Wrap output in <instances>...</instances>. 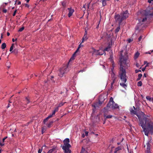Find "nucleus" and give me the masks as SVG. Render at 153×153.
Returning <instances> with one entry per match:
<instances>
[{
	"label": "nucleus",
	"mask_w": 153,
	"mask_h": 153,
	"mask_svg": "<svg viewBox=\"0 0 153 153\" xmlns=\"http://www.w3.org/2000/svg\"><path fill=\"white\" fill-rule=\"evenodd\" d=\"M121 61L120 65V71L119 73V75L121 79V82L120 84L121 86L124 88H126L127 87V85L125 83L127 81V78L126 76V73L125 69H124L121 65L122 62L126 63V59L123 58L122 57L120 59Z\"/></svg>",
	"instance_id": "obj_1"
},
{
	"label": "nucleus",
	"mask_w": 153,
	"mask_h": 153,
	"mask_svg": "<svg viewBox=\"0 0 153 153\" xmlns=\"http://www.w3.org/2000/svg\"><path fill=\"white\" fill-rule=\"evenodd\" d=\"M129 16L128 11L126 10L121 13L120 15L117 14L115 16L114 18L116 21L118 22L119 25L122 24V22L127 18Z\"/></svg>",
	"instance_id": "obj_2"
},
{
	"label": "nucleus",
	"mask_w": 153,
	"mask_h": 153,
	"mask_svg": "<svg viewBox=\"0 0 153 153\" xmlns=\"http://www.w3.org/2000/svg\"><path fill=\"white\" fill-rule=\"evenodd\" d=\"M140 122L139 125L140 126L141 122H142L146 126V129L150 131L151 132L153 131V122L150 119L144 117L143 119H139Z\"/></svg>",
	"instance_id": "obj_3"
},
{
	"label": "nucleus",
	"mask_w": 153,
	"mask_h": 153,
	"mask_svg": "<svg viewBox=\"0 0 153 153\" xmlns=\"http://www.w3.org/2000/svg\"><path fill=\"white\" fill-rule=\"evenodd\" d=\"M114 102L113 101L112 97H111L110 99V100L108 103L107 105V106L106 107H105L104 108V110L108 111V108H111L113 109H116V107H117L116 105V106H114Z\"/></svg>",
	"instance_id": "obj_4"
},
{
	"label": "nucleus",
	"mask_w": 153,
	"mask_h": 153,
	"mask_svg": "<svg viewBox=\"0 0 153 153\" xmlns=\"http://www.w3.org/2000/svg\"><path fill=\"white\" fill-rule=\"evenodd\" d=\"M69 70V69L68 66L64 67L59 69L58 76L60 77H62L63 76L64 74L68 72Z\"/></svg>",
	"instance_id": "obj_5"
},
{
	"label": "nucleus",
	"mask_w": 153,
	"mask_h": 153,
	"mask_svg": "<svg viewBox=\"0 0 153 153\" xmlns=\"http://www.w3.org/2000/svg\"><path fill=\"white\" fill-rule=\"evenodd\" d=\"M140 126H141L143 128V131L144 132L145 134L146 135L148 136L149 133L150 131L146 129V126H145V124L142 122L140 123Z\"/></svg>",
	"instance_id": "obj_6"
},
{
	"label": "nucleus",
	"mask_w": 153,
	"mask_h": 153,
	"mask_svg": "<svg viewBox=\"0 0 153 153\" xmlns=\"http://www.w3.org/2000/svg\"><path fill=\"white\" fill-rule=\"evenodd\" d=\"M64 145L63 147H71V145L69 143V139L68 138H66L64 141Z\"/></svg>",
	"instance_id": "obj_7"
},
{
	"label": "nucleus",
	"mask_w": 153,
	"mask_h": 153,
	"mask_svg": "<svg viewBox=\"0 0 153 153\" xmlns=\"http://www.w3.org/2000/svg\"><path fill=\"white\" fill-rule=\"evenodd\" d=\"M113 36V33L111 30L109 31L107 33V37L108 38V40H111V38Z\"/></svg>",
	"instance_id": "obj_8"
},
{
	"label": "nucleus",
	"mask_w": 153,
	"mask_h": 153,
	"mask_svg": "<svg viewBox=\"0 0 153 153\" xmlns=\"http://www.w3.org/2000/svg\"><path fill=\"white\" fill-rule=\"evenodd\" d=\"M108 111H106L104 110V114L103 116L105 118V119H108V118H111L112 117V116L111 115H109L108 116L106 115Z\"/></svg>",
	"instance_id": "obj_9"
},
{
	"label": "nucleus",
	"mask_w": 153,
	"mask_h": 153,
	"mask_svg": "<svg viewBox=\"0 0 153 153\" xmlns=\"http://www.w3.org/2000/svg\"><path fill=\"white\" fill-rule=\"evenodd\" d=\"M71 147H62V149L64 150L65 153H71V150L69 149V148Z\"/></svg>",
	"instance_id": "obj_10"
},
{
	"label": "nucleus",
	"mask_w": 153,
	"mask_h": 153,
	"mask_svg": "<svg viewBox=\"0 0 153 153\" xmlns=\"http://www.w3.org/2000/svg\"><path fill=\"white\" fill-rule=\"evenodd\" d=\"M68 10L69 12L68 16L69 17H70L74 12V9H71V8H68Z\"/></svg>",
	"instance_id": "obj_11"
},
{
	"label": "nucleus",
	"mask_w": 153,
	"mask_h": 153,
	"mask_svg": "<svg viewBox=\"0 0 153 153\" xmlns=\"http://www.w3.org/2000/svg\"><path fill=\"white\" fill-rule=\"evenodd\" d=\"M130 112L131 114H134L136 115L138 117L139 119H141L140 118L141 117L140 115L137 114V112L136 111L133 110V109H131L130 110Z\"/></svg>",
	"instance_id": "obj_12"
},
{
	"label": "nucleus",
	"mask_w": 153,
	"mask_h": 153,
	"mask_svg": "<svg viewBox=\"0 0 153 153\" xmlns=\"http://www.w3.org/2000/svg\"><path fill=\"white\" fill-rule=\"evenodd\" d=\"M57 150L56 147L50 149L48 153H56Z\"/></svg>",
	"instance_id": "obj_13"
},
{
	"label": "nucleus",
	"mask_w": 153,
	"mask_h": 153,
	"mask_svg": "<svg viewBox=\"0 0 153 153\" xmlns=\"http://www.w3.org/2000/svg\"><path fill=\"white\" fill-rule=\"evenodd\" d=\"M117 78L116 77H113L111 79L112 82L111 83V87L112 88L113 87V84L116 83L117 82L116 80V79Z\"/></svg>",
	"instance_id": "obj_14"
},
{
	"label": "nucleus",
	"mask_w": 153,
	"mask_h": 153,
	"mask_svg": "<svg viewBox=\"0 0 153 153\" xmlns=\"http://www.w3.org/2000/svg\"><path fill=\"white\" fill-rule=\"evenodd\" d=\"M88 39L87 35H84L82 39V40L81 43H83L85 41H86Z\"/></svg>",
	"instance_id": "obj_15"
},
{
	"label": "nucleus",
	"mask_w": 153,
	"mask_h": 153,
	"mask_svg": "<svg viewBox=\"0 0 153 153\" xmlns=\"http://www.w3.org/2000/svg\"><path fill=\"white\" fill-rule=\"evenodd\" d=\"M81 46H82V47H83V45H81V44H80L79 45V46H78V48H77V50H76V51L74 52V53L73 54V56H74L75 55L76 53L78 51V50H79V48H80Z\"/></svg>",
	"instance_id": "obj_16"
},
{
	"label": "nucleus",
	"mask_w": 153,
	"mask_h": 153,
	"mask_svg": "<svg viewBox=\"0 0 153 153\" xmlns=\"http://www.w3.org/2000/svg\"><path fill=\"white\" fill-rule=\"evenodd\" d=\"M146 146H147V148H146L147 151H149L150 149V146L151 145L149 143H146Z\"/></svg>",
	"instance_id": "obj_17"
},
{
	"label": "nucleus",
	"mask_w": 153,
	"mask_h": 153,
	"mask_svg": "<svg viewBox=\"0 0 153 153\" xmlns=\"http://www.w3.org/2000/svg\"><path fill=\"white\" fill-rule=\"evenodd\" d=\"M140 55V53L137 52V53H136L134 55V59H137L138 57H139V56Z\"/></svg>",
	"instance_id": "obj_18"
},
{
	"label": "nucleus",
	"mask_w": 153,
	"mask_h": 153,
	"mask_svg": "<svg viewBox=\"0 0 153 153\" xmlns=\"http://www.w3.org/2000/svg\"><path fill=\"white\" fill-rule=\"evenodd\" d=\"M18 49L17 48H15L12 51V53H13L15 54H16L18 53Z\"/></svg>",
	"instance_id": "obj_19"
},
{
	"label": "nucleus",
	"mask_w": 153,
	"mask_h": 153,
	"mask_svg": "<svg viewBox=\"0 0 153 153\" xmlns=\"http://www.w3.org/2000/svg\"><path fill=\"white\" fill-rule=\"evenodd\" d=\"M120 25H119V26L115 30V33H117L119 31L120 29Z\"/></svg>",
	"instance_id": "obj_20"
},
{
	"label": "nucleus",
	"mask_w": 153,
	"mask_h": 153,
	"mask_svg": "<svg viewBox=\"0 0 153 153\" xmlns=\"http://www.w3.org/2000/svg\"><path fill=\"white\" fill-rule=\"evenodd\" d=\"M6 45L5 43H4L2 44L1 45V48L2 49H3L5 48L6 47Z\"/></svg>",
	"instance_id": "obj_21"
},
{
	"label": "nucleus",
	"mask_w": 153,
	"mask_h": 153,
	"mask_svg": "<svg viewBox=\"0 0 153 153\" xmlns=\"http://www.w3.org/2000/svg\"><path fill=\"white\" fill-rule=\"evenodd\" d=\"M104 53V51L102 50L101 51V52L98 51V52L97 53V55H102Z\"/></svg>",
	"instance_id": "obj_22"
},
{
	"label": "nucleus",
	"mask_w": 153,
	"mask_h": 153,
	"mask_svg": "<svg viewBox=\"0 0 153 153\" xmlns=\"http://www.w3.org/2000/svg\"><path fill=\"white\" fill-rule=\"evenodd\" d=\"M80 153H88L85 150V149L82 147V149Z\"/></svg>",
	"instance_id": "obj_23"
},
{
	"label": "nucleus",
	"mask_w": 153,
	"mask_h": 153,
	"mask_svg": "<svg viewBox=\"0 0 153 153\" xmlns=\"http://www.w3.org/2000/svg\"><path fill=\"white\" fill-rule=\"evenodd\" d=\"M142 76V75L141 74H139L138 75V78L137 79V81H138L140 80Z\"/></svg>",
	"instance_id": "obj_24"
},
{
	"label": "nucleus",
	"mask_w": 153,
	"mask_h": 153,
	"mask_svg": "<svg viewBox=\"0 0 153 153\" xmlns=\"http://www.w3.org/2000/svg\"><path fill=\"white\" fill-rule=\"evenodd\" d=\"M14 43H13L12 44V45L10 47V51L11 52L12 51V50H13V47H14Z\"/></svg>",
	"instance_id": "obj_25"
},
{
	"label": "nucleus",
	"mask_w": 153,
	"mask_h": 153,
	"mask_svg": "<svg viewBox=\"0 0 153 153\" xmlns=\"http://www.w3.org/2000/svg\"><path fill=\"white\" fill-rule=\"evenodd\" d=\"M58 110V108H56L54 110L53 112V114H55V113L56 111H57Z\"/></svg>",
	"instance_id": "obj_26"
},
{
	"label": "nucleus",
	"mask_w": 153,
	"mask_h": 153,
	"mask_svg": "<svg viewBox=\"0 0 153 153\" xmlns=\"http://www.w3.org/2000/svg\"><path fill=\"white\" fill-rule=\"evenodd\" d=\"M142 82L141 81H140L137 82V85L138 86H141L142 85Z\"/></svg>",
	"instance_id": "obj_27"
},
{
	"label": "nucleus",
	"mask_w": 153,
	"mask_h": 153,
	"mask_svg": "<svg viewBox=\"0 0 153 153\" xmlns=\"http://www.w3.org/2000/svg\"><path fill=\"white\" fill-rule=\"evenodd\" d=\"M23 6H25V7L28 8L29 7V5L27 4H22L21 5V6L22 7Z\"/></svg>",
	"instance_id": "obj_28"
},
{
	"label": "nucleus",
	"mask_w": 153,
	"mask_h": 153,
	"mask_svg": "<svg viewBox=\"0 0 153 153\" xmlns=\"http://www.w3.org/2000/svg\"><path fill=\"white\" fill-rule=\"evenodd\" d=\"M65 103H66V102H65L63 103L62 102L60 103L58 105V107H60L63 106Z\"/></svg>",
	"instance_id": "obj_29"
},
{
	"label": "nucleus",
	"mask_w": 153,
	"mask_h": 153,
	"mask_svg": "<svg viewBox=\"0 0 153 153\" xmlns=\"http://www.w3.org/2000/svg\"><path fill=\"white\" fill-rule=\"evenodd\" d=\"M53 122L51 121L47 125L48 127V128H50L51 127V125L53 124Z\"/></svg>",
	"instance_id": "obj_30"
},
{
	"label": "nucleus",
	"mask_w": 153,
	"mask_h": 153,
	"mask_svg": "<svg viewBox=\"0 0 153 153\" xmlns=\"http://www.w3.org/2000/svg\"><path fill=\"white\" fill-rule=\"evenodd\" d=\"M25 100L26 101V105H27L29 103L30 101L29 100V99L27 97H26Z\"/></svg>",
	"instance_id": "obj_31"
},
{
	"label": "nucleus",
	"mask_w": 153,
	"mask_h": 153,
	"mask_svg": "<svg viewBox=\"0 0 153 153\" xmlns=\"http://www.w3.org/2000/svg\"><path fill=\"white\" fill-rule=\"evenodd\" d=\"M24 29V27H22L20 28L19 30H18L19 32H22V31Z\"/></svg>",
	"instance_id": "obj_32"
},
{
	"label": "nucleus",
	"mask_w": 153,
	"mask_h": 153,
	"mask_svg": "<svg viewBox=\"0 0 153 153\" xmlns=\"http://www.w3.org/2000/svg\"><path fill=\"white\" fill-rule=\"evenodd\" d=\"M109 49V48H108V47H106L104 50H103V51H104L105 55V51H108Z\"/></svg>",
	"instance_id": "obj_33"
},
{
	"label": "nucleus",
	"mask_w": 153,
	"mask_h": 153,
	"mask_svg": "<svg viewBox=\"0 0 153 153\" xmlns=\"http://www.w3.org/2000/svg\"><path fill=\"white\" fill-rule=\"evenodd\" d=\"M116 150H117V151L119 150H121V148L120 147V146H118L117 148H116L115 149Z\"/></svg>",
	"instance_id": "obj_34"
},
{
	"label": "nucleus",
	"mask_w": 153,
	"mask_h": 153,
	"mask_svg": "<svg viewBox=\"0 0 153 153\" xmlns=\"http://www.w3.org/2000/svg\"><path fill=\"white\" fill-rule=\"evenodd\" d=\"M146 99L147 100H149V101H151L152 100V98L151 97H150L149 96H148L146 97Z\"/></svg>",
	"instance_id": "obj_35"
},
{
	"label": "nucleus",
	"mask_w": 153,
	"mask_h": 153,
	"mask_svg": "<svg viewBox=\"0 0 153 153\" xmlns=\"http://www.w3.org/2000/svg\"><path fill=\"white\" fill-rule=\"evenodd\" d=\"M49 119V118L48 117L46 119L44 120V122L45 123Z\"/></svg>",
	"instance_id": "obj_36"
},
{
	"label": "nucleus",
	"mask_w": 153,
	"mask_h": 153,
	"mask_svg": "<svg viewBox=\"0 0 153 153\" xmlns=\"http://www.w3.org/2000/svg\"><path fill=\"white\" fill-rule=\"evenodd\" d=\"M148 15L150 16H153V13H149V14H146V16H148Z\"/></svg>",
	"instance_id": "obj_37"
},
{
	"label": "nucleus",
	"mask_w": 153,
	"mask_h": 153,
	"mask_svg": "<svg viewBox=\"0 0 153 153\" xmlns=\"http://www.w3.org/2000/svg\"><path fill=\"white\" fill-rule=\"evenodd\" d=\"M111 78H112L113 77H116L115 76V75L114 74V73H113V74H112L111 75Z\"/></svg>",
	"instance_id": "obj_38"
},
{
	"label": "nucleus",
	"mask_w": 153,
	"mask_h": 153,
	"mask_svg": "<svg viewBox=\"0 0 153 153\" xmlns=\"http://www.w3.org/2000/svg\"><path fill=\"white\" fill-rule=\"evenodd\" d=\"M4 142H3L2 141V142L0 143V145L1 146H4Z\"/></svg>",
	"instance_id": "obj_39"
},
{
	"label": "nucleus",
	"mask_w": 153,
	"mask_h": 153,
	"mask_svg": "<svg viewBox=\"0 0 153 153\" xmlns=\"http://www.w3.org/2000/svg\"><path fill=\"white\" fill-rule=\"evenodd\" d=\"M147 17H146L143 18L142 21V22H144L147 20Z\"/></svg>",
	"instance_id": "obj_40"
},
{
	"label": "nucleus",
	"mask_w": 153,
	"mask_h": 153,
	"mask_svg": "<svg viewBox=\"0 0 153 153\" xmlns=\"http://www.w3.org/2000/svg\"><path fill=\"white\" fill-rule=\"evenodd\" d=\"M42 149H39L38 153H41V152L42 151Z\"/></svg>",
	"instance_id": "obj_41"
},
{
	"label": "nucleus",
	"mask_w": 153,
	"mask_h": 153,
	"mask_svg": "<svg viewBox=\"0 0 153 153\" xmlns=\"http://www.w3.org/2000/svg\"><path fill=\"white\" fill-rule=\"evenodd\" d=\"M54 114H53V113H52V114H50L48 116V118H50L51 117H53V115Z\"/></svg>",
	"instance_id": "obj_42"
},
{
	"label": "nucleus",
	"mask_w": 153,
	"mask_h": 153,
	"mask_svg": "<svg viewBox=\"0 0 153 153\" xmlns=\"http://www.w3.org/2000/svg\"><path fill=\"white\" fill-rule=\"evenodd\" d=\"M16 12H17V10H16L13 13V16H15L16 15Z\"/></svg>",
	"instance_id": "obj_43"
},
{
	"label": "nucleus",
	"mask_w": 153,
	"mask_h": 153,
	"mask_svg": "<svg viewBox=\"0 0 153 153\" xmlns=\"http://www.w3.org/2000/svg\"><path fill=\"white\" fill-rule=\"evenodd\" d=\"M53 78H54V77H53V76H51V80H52V82H55V81H54V80L53 79Z\"/></svg>",
	"instance_id": "obj_44"
},
{
	"label": "nucleus",
	"mask_w": 153,
	"mask_h": 153,
	"mask_svg": "<svg viewBox=\"0 0 153 153\" xmlns=\"http://www.w3.org/2000/svg\"><path fill=\"white\" fill-rule=\"evenodd\" d=\"M135 73H137L139 72H141V71L140 70H135Z\"/></svg>",
	"instance_id": "obj_45"
},
{
	"label": "nucleus",
	"mask_w": 153,
	"mask_h": 153,
	"mask_svg": "<svg viewBox=\"0 0 153 153\" xmlns=\"http://www.w3.org/2000/svg\"><path fill=\"white\" fill-rule=\"evenodd\" d=\"M7 137L6 136L4 138L2 139V141H3V142H4L5 140H6L7 138Z\"/></svg>",
	"instance_id": "obj_46"
},
{
	"label": "nucleus",
	"mask_w": 153,
	"mask_h": 153,
	"mask_svg": "<svg viewBox=\"0 0 153 153\" xmlns=\"http://www.w3.org/2000/svg\"><path fill=\"white\" fill-rule=\"evenodd\" d=\"M7 12V10L6 9H4L3 10V12L4 13H6Z\"/></svg>",
	"instance_id": "obj_47"
},
{
	"label": "nucleus",
	"mask_w": 153,
	"mask_h": 153,
	"mask_svg": "<svg viewBox=\"0 0 153 153\" xmlns=\"http://www.w3.org/2000/svg\"><path fill=\"white\" fill-rule=\"evenodd\" d=\"M116 105H117V107H116V109L117 108L119 107V106L117 104L115 103L114 102V106H116Z\"/></svg>",
	"instance_id": "obj_48"
},
{
	"label": "nucleus",
	"mask_w": 153,
	"mask_h": 153,
	"mask_svg": "<svg viewBox=\"0 0 153 153\" xmlns=\"http://www.w3.org/2000/svg\"><path fill=\"white\" fill-rule=\"evenodd\" d=\"M128 41L129 43H130L132 41V40H131V39H128Z\"/></svg>",
	"instance_id": "obj_49"
},
{
	"label": "nucleus",
	"mask_w": 153,
	"mask_h": 153,
	"mask_svg": "<svg viewBox=\"0 0 153 153\" xmlns=\"http://www.w3.org/2000/svg\"><path fill=\"white\" fill-rule=\"evenodd\" d=\"M142 38V36H140L138 38V40L139 41H141V39Z\"/></svg>",
	"instance_id": "obj_50"
},
{
	"label": "nucleus",
	"mask_w": 153,
	"mask_h": 153,
	"mask_svg": "<svg viewBox=\"0 0 153 153\" xmlns=\"http://www.w3.org/2000/svg\"><path fill=\"white\" fill-rule=\"evenodd\" d=\"M88 131H86L85 132V135L86 136H87L88 135Z\"/></svg>",
	"instance_id": "obj_51"
},
{
	"label": "nucleus",
	"mask_w": 153,
	"mask_h": 153,
	"mask_svg": "<svg viewBox=\"0 0 153 153\" xmlns=\"http://www.w3.org/2000/svg\"><path fill=\"white\" fill-rule=\"evenodd\" d=\"M146 68V67L143 68L142 69V71H144L145 70Z\"/></svg>",
	"instance_id": "obj_52"
},
{
	"label": "nucleus",
	"mask_w": 153,
	"mask_h": 153,
	"mask_svg": "<svg viewBox=\"0 0 153 153\" xmlns=\"http://www.w3.org/2000/svg\"><path fill=\"white\" fill-rule=\"evenodd\" d=\"M92 106H93L94 108H95V109H96V108H97V105H92Z\"/></svg>",
	"instance_id": "obj_53"
},
{
	"label": "nucleus",
	"mask_w": 153,
	"mask_h": 153,
	"mask_svg": "<svg viewBox=\"0 0 153 153\" xmlns=\"http://www.w3.org/2000/svg\"><path fill=\"white\" fill-rule=\"evenodd\" d=\"M17 40V39H16L15 40L13 38L12 39V41L13 42H14L15 41H16Z\"/></svg>",
	"instance_id": "obj_54"
},
{
	"label": "nucleus",
	"mask_w": 153,
	"mask_h": 153,
	"mask_svg": "<svg viewBox=\"0 0 153 153\" xmlns=\"http://www.w3.org/2000/svg\"><path fill=\"white\" fill-rule=\"evenodd\" d=\"M47 0H40V1L42 2H44L45 1H47Z\"/></svg>",
	"instance_id": "obj_55"
},
{
	"label": "nucleus",
	"mask_w": 153,
	"mask_h": 153,
	"mask_svg": "<svg viewBox=\"0 0 153 153\" xmlns=\"http://www.w3.org/2000/svg\"><path fill=\"white\" fill-rule=\"evenodd\" d=\"M85 136V135L84 134H82V137L83 138Z\"/></svg>",
	"instance_id": "obj_56"
},
{
	"label": "nucleus",
	"mask_w": 153,
	"mask_h": 153,
	"mask_svg": "<svg viewBox=\"0 0 153 153\" xmlns=\"http://www.w3.org/2000/svg\"><path fill=\"white\" fill-rule=\"evenodd\" d=\"M148 2L149 3H150L151 2V1L150 0H148Z\"/></svg>",
	"instance_id": "obj_57"
},
{
	"label": "nucleus",
	"mask_w": 153,
	"mask_h": 153,
	"mask_svg": "<svg viewBox=\"0 0 153 153\" xmlns=\"http://www.w3.org/2000/svg\"><path fill=\"white\" fill-rule=\"evenodd\" d=\"M153 53L151 52H151H149L148 53H148L150 54H151L152 53Z\"/></svg>",
	"instance_id": "obj_58"
},
{
	"label": "nucleus",
	"mask_w": 153,
	"mask_h": 153,
	"mask_svg": "<svg viewBox=\"0 0 153 153\" xmlns=\"http://www.w3.org/2000/svg\"><path fill=\"white\" fill-rule=\"evenodd\" d=\"M7 35L8 36H9L10 35V33L9 32L7 33Z\"/></svg>",
	"instance_id": "obj_59"
},
{
	"label": "nucleus",
	"mask_w": 153,
	"mask_h": 153,
	"mask_svg": "<svg viewBox=\"0 0 153 153\" xmlns=\"http://www.w3.org/2000/svg\"><path fill=\"white\" fill-rule=\"evenodd\" d=\"M21 4V2L20 1H19L18 3V4Z\"/></svg>",
	"instance_id": "obj_60"
},
{
	"label": "nucleus",
	"mask_w": 153,
	"mask_h": 153,
	"mask_svg": "<svg viewBox=\"0 0 153 153\" xmlns=\"http://www.w3.org/2000/svg\"><path fill=\"white\" fill-rule=\"evenodd\" d=\"M143 76L146 77V74H144L143 75Z\"/></svg>",
	"instance_id": "obj_61"
},
{
	"label": "nucleus",
	"mask_w": 153,
	"mask_h": 153,
	"mask_svg": "<svg viewBox=\"0 0 153 153\" xmlns=\"http://www.w3.org/2000/svg\"><path fill=\"white\" fill-rule=\"evenodd\" d=\"M87 31H85V33L84 35H87Z\"/></svg>",
	"instance_id": "obj_62"
},
{
	"label": "nucleus",
	"mask_w": 153,
	"mask_h": 153,
	"mask_svg": "<svg viewBox=\"0 0 153 153\" xmlns=\"http://www.w3.org/2000/svg\"><path fill=\"white\" fill-rule=\"evenodd\" d=\"M85 71L84 70H80L79 71V72H82L84 71Z\"/></svg>",
	"instance_id": "obj_63"
},
{
	"label": "nucleus",
	"mask_w": 153,
	"mask_h": 153,
	"mask_svg": "<svg viewBox=\"0 0 153 153\" xmlns=\"http://www.w3.org/2000/svg\"><path fill=\"white\" fill-rule=\"evenodd\" d=\"M117 151L116 150V149L115 150V151L114 152V153H117Z\"/></svg>",
	"instance_id": "obj_64"
}]
</instances>
